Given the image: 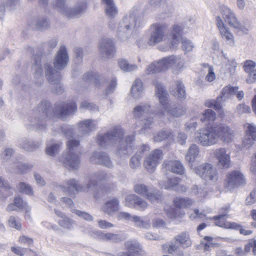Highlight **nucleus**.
<instances>
[{
	"instance_id": "obj_14",
	"label": "nucleus",
	"mask_w": 256,
	"mask_h": 256,
	"mask_svg": "<svg viewBox=\"0 0 256 256\" xmlns=\"http://www.w3.org/2000/svg\"><path fill=\"white\" fill-rule=\"evenodd\" d=\"M46 75L49 82L52 86L54 92L60 94L64 91V87L60 84V72L54 69L50 64H44Z\"/></svg>"
},
{
	"instance_id": "obj_50",
	"label": "nucleus",
	"mask_w": 256,
	"mask_h": 256,
	"mask_svg": "<svg viewBox=\"0 0 256 256\" xmlns=\"http://www.w3.org/2000/svg\"><path fill=\"white\" fill-rule=\"evenodd\" d=\"M61 145V142H52L51 144H47L46 150V154L54 156L59 152Z\"/></svg>"
},
{
	"instance_id": "obj_43",
	"label": "nucleus",
	"mask_w": 256,
	"mask_h": 256,
	"mask_svg": "<svg viewBox=\"0 0 256 256\" xmlns=\"http://www.w3.org/2000/svg\"><path fill=\"white\" fill-rule=\"evenodd\" d=\"M212 219L215 221V224L220 227L227 229L236 228L239 227L238 224L234 222H228L225 219V217L221 216L218 218H215L214 216Z\"/></svg>"
},
{
	"instance_id": "obj_37",
	"label": "nucleus",
	"mask_w": 256,
	"mask_h": 256,
	"mask_svg": "<svg viewBox=\"0 0 256 256\" xmlns=\"http://www.w3.org/2000/svg\"><path fill=\"white\" fill-rule=\"evenodd\" d=\"M176 242L183 248H186L190 247L192 244L190 234L188 232H182L180 234L176 236L174 238Z\"/></svg>"
},
{
	"instance_id": "obj_5",
	"label": "nucleus",
	"mask_w": 256,
	"mask_h": 256,
	"mask_svg": "<svg viewBox=\"0 0 256 256\" xmlns=\"http://www.w3.org/2000/svg\"><path fill=\"white\" fill-rule=\"evenodd\" d=\"M154 84L156 86V96L162 106V110H158L157 114L158 118L164 120L167 114L180 117L185 114L186 110L185 106H179L170 108L168 105V94L164 88L158 82H154Z\"/></svg>"
},
{
	"instance_id": "obj_40",
	"label": "nucleus",
	"mask_w": 256,
	"mask_h": 256,
	"mask_svg": "<svg viewBox=\"0 0 256 256\" xmlns=\"http://www.w3.org/2000/svg\"><path fill=\"white\" fill-rule=\"evenodd\" d=\"M150 149L148 145L144 144L140 148V151L137 152L133 156L130 161V166L132 168H136L140 165V161L142 158V153L144 151H148Z\"/></svg>"
},
{
	"instance_id": "obj_28",
	"label": "nucleus",
	"mask_w": 256,
	"mask_h": 256,
	"mask_svg": "<svg viewBox=\"0 0 256 256\" xmlns=\"http://www.w3.org/2000/svg\"><path fill=\"white\" fill-rule=\"evenodd\" d=\"M219 132V140H220L224 142H232L234 138V130L225 124L216 126Z\"/></svg>"
},
{
	"instance_id": "obj_35",
	"label": "nucleus",
	"mask_w": 256,
	"mask_h": 256,
	"mask_svg": "<svg viewBox=\"0 0 256 256\" xmlns=\"http://www.w3.org/2000/svg\"><path fill=\"white\" fill-rule=\"evenodd\" d=\"M78 126L79 132L82 135L88 134L96 128L97 122L95 120H85L79 122Z\"/></svg>"
},
{
	"instance_id": "obj_60",
	"label": "nucleus",
	"mask_w": 256,
	"mask_h": 256,
	"mask_svg": "<svg viewBox=\"0 0 256 256\" xmlns=\"http://www.w3.org/2000/svg\"><path fill=\"white\" fill-rule=\"evenodd\" d=\"M194 45L190 40L184 38L182 40V48L185 54L192 52Z\"/></svg>"
},
{
	"instance_id": "obj_63",
	"label": "nucleus",
	"mask_w": 256,
	"mask_h": 256,
	"mask_svg": "<svg viewBox=\"0 0 256 256\" xmlns=\"http://www.w3.org/2000/svg\"><path fill=\"white\" fill-rule=\"evenodd\" d=\"M245 135L256 137V126L254 124L246 123L244 126Z\"/></svg>"
},
{
	"instance_id": "obj_1",
	"label": "nucleus",
	"mask_w": 256,
	"mask_h": 256,
	"mask_svg": "<svg viewBox=\"0 0 256 256\" xmlns=\"http://www.w3.org/2000/svg\"><path fill=\"white\" fill-rule=\"evenodd\" d=\"M140 8L134 6L124 15L118 25L114 20L108 23V27L115 30L117 37L122 40L130 38L136 30L145 24L144 18L139 15Z\"/></svg>"
},
{
	"instance_id": "obj_15",
	"label": "nucleus",
	"mask_w": 256,
	"mask_h": 256,
	"mask_svg": "<svg viewBox=\"0 0 256 256\" xmlns=\"http://www.w3.org/2000/svg\"><path fill=\"white\" fill-rule=\"evenodd\" d=\"M134 190L136 194L146 196L152 202H158L162 198V194L158 190L150 188L144 184H138L135 185Z\"/></svg>"
},
{
	"instance_id": "obj_31",
	"label": "nucleus",
	"mask_w": 256,
	"mask_h": 256,
	"mask_svg": "<svg viewBox=\"0 0 256 256\" xmlns=\"http://www.w3.org/2000/svg\"><path fill=\"white\" fill-rule=\"evenodd\" d=\"M219 10L223 18L228 24L233 27L238 21L234 13L228 6L224 4L219 6Z\"/></svg>"
},
{
	"instance_id": "obj_16",
	"label": "nucleus",
	"mask_w": 256,
	"mask_h": 256,
	"mask_svg": "<svg viewBox=\"0 0 256 256\" xmlns=\"http://www.w3.org/2000/svg\"><path fill=\"white\" fill-rule=\"evenodd\" d=\"M216 23L219 30L220 36L231 47L235 46L236 42L234 34L230 29L224 23L220 16H217L216 18Z\"/></svg>"
},
{
	"instance_id": "obj_59",
	"label": "nucleus",
	"mask_w": 256,
	"mask_h": 256,
	"mask_svg": "<svg viewBox=\"0 0 256 256\" xmlns=\"http://www.w3.org/2000/svg\"><path fill=\"white\" fill-rule=\"evenodd\" d=\"M214 238L206 236L200 242V246L203 248L204 251L210 250V248L214 245Z\"/></svg>"
},
{
	"instance_id": "obj_41",
	"label": "nucleus",
	"mask_w": 256,
	"mask_h": 256,
	"mask_svg": "<svg viewBox=\"0 0 256 256\" xmlns=\"http://www.w3.org/2000/svg\"><path fill=\"white\" fill-rule=\"evenodd\" d=\"M194 202H195L194 200L188 198L176 197L173 200L174 206L180 208H190L194 204Z\"/></svg>"
},
{
	"instance_id": "obj_8",
	"label": "nucleus",
	"mask_w": 256,
	"mask_h": 256,
	"mask_svg": "<svg viewBox=\"0 0 256 256\" xmlns=\"http://www.w3.org/2000/svg\"><path fill=\"white\" fill-rule=\"evenodd\" d=\"M216 126L198 130L195 133L196 141L203 146H210L219 142V132Z\"/></svg>"
},
{
	"instance_id": "obj_39",
	"label": "nucleus",
	"mask_w": 256,
	"mask_h": 256,
	"mask_svg": "<svg viewBox=\"0 0 256 256\" xmlns=\"http://www.w3.org/2000/svg\"><path fill=\"white\" fill-rule=\"evenodd\" d=\"M144 91L143 84L141 80H136L132 84L130 90V96L134 99H139Z\"/></svg>"
},
{
	"instance_id": "obj_18",
	"label": "nucleus",
	"mask_w": 256,
	"mask_h": 256,
	"mask_svg": "<svg viewBox=\"0 0 256 256\" xmlns=\"http://www.w3.org/2000/svg\"><path fill=\"white\" fill-rule=\"evenodd\" d=\"M98 48L101 56L107 58H112L116 52L114 41L108 38H102L100 40Z\"/></svg>"
},
{
	"instance_id": "obj_17",
	"label": "nucleus",
	"mask_w": 256,
	"mask_h": 256,
	"mask_svg": "<svg viewBox=\"0 0 256 256\" xmlns=\"http://www.w3.org/2000/svg\"><path fill=\"white\" fill-rule=\"evenodd\" d=\"M162 158V150L159 149L154 150L146 158L144 162V166L149 172L152 173Z\"/></svg>"
},
{
	"instance_id": "obj_61",
	"label": "nucleus",
	"mask_w": 256,
	"mask_h": 256,
	"mask_svg": "<svg viewBox=\"0 0 256 256\" xmlns=\"http://www.w3.org/2000/svg\"><path fill=\"white\" fill-rule=\"evenodd\" d=\"M138 196L134 194L128 195L124 202V206L130 208H136V204Z\"/></svg>"
},
{
	"instance_id": "obj_3",
	"label": "nucleus",
	"mask_w": 256,
	"mask_h": 256,
	"mask_svg": "<svg viewBox=\"0 0 256 256\" xmlns=\"http://www.w3.org/2000/svg\"><path fill=\"white\" fill-rule=\"evenodd\" d=\"M124 131L120 126H117L106 134H98L97 136V142L102 146L106 147L112 144L118 142L117 154L122 157L128 156L133 150L132 142L134 135L130 134L124 138Z\"/></svg>"
},
{
	"instance_id": "obj_38",
	"label": "nucleus",
	"mask_w": 256,
	"mask_h": 256,
	"mask_svg": "<svg viewBox=\"0 0 256 256\" xmlns=\"http://www.w3.org/2000/svg\"><path fill=\"white\" fill-rule=\"evenodd\" d=\"M54 212L58 216L62 218L58 221V223L60 226L68 230H71L74 228L75 225L74 220L66 216L64 214L56 209H54Z\"/></svg>"
},
{
	"instance_id": "obj_19",
	"label": "nucleus",
	"mask_w": 256,
	"mask_h": 256,
	"mask_svg": "<svg viewBox=\"0 0 256 256\" xmlns=\"http://www.w3.org/2000/svg\"><path fill=\"white\" fill-rule=\"evenodd\" d=\"M181 179L178 177L166 178V180H161L158 182L159 186L168 190H175L180 192H186L187 188L184 185H180Z\"/></svg>"
},
{
	"instance_id": "obj_33",
	"label": "nucleus",
	"mask_w": 256,
	"mask_h": 256,
	"mask_svg": "<svg viewBox=\"0 0 256 256\" xmlns=\"http://www.w3.org/2000/svg\"><path fill=\"white\" fill-rule=\"evenodd\" d=\"M83 81L86 85L94 83L96 86L99 87L104 82L105 80L97 73L88 72L83 76Z\"/></svg>"
},
{
	"instance_id": "obj_62",
	"label": "nucleus",
	"mask_w": 256,
	"mask_h": 256,
	"mask_svg": "<svg viewBox=\"0 0 256 256\" xmlns=\"http://www.w3.org/2000/svg\"><path fill=\"white\" fill-rule=\"evenodd\" d=\"M220 100H218V96L216 100H208L204 102L206 106L209 108H213L215 110H219L222 108Z\"/></svg>"
},
{
	"instance_id": "obj_34",
	"label": "nucleus",
	"mask_w": 256,
	"mask_h": 256,
	"mask_svg": "<svg viewBox=\"0 0 256 256\" xmlns=\"http://www.w3.org/2000/svg\"><path fill=\"white\" fill-rule=\"evenodd\" d=\"M256 64L251 60H246L244 65V71L248 74L246 80L248 84H252L256 82Z\"/></svg>"
},
{
	"instance_id": "obj_24",
	"label": "nucleus",
	"mask_w": 256,
	"mask_h": 256,
	"mask_svg": "<svg viewBox=\"0 0 256 256\" xmlns=\"http://www.w3.org/2000/svg\"><path fill=\"white\" fill-rule=\"evenodd\" d=\"M213 154L220 166L224 168L230 166L231 163L230 153L225 148H216L214 150Z\"/></svg>"
},
{
	"instance_id": "obj_26",
	"label": "nucleus",
	"mask_w": 256,
	"mask_h": 256,
	"mask_svg": "<svg viewBox=\"0 0 256 256\" xmlns=\"http://www.w3.org/2000/svg\"><path fill=\"white\" fill-rule=\"evenodd\" d=\"M165 58L152 62L148 64L145 70L146 74H154L166 70Z\"/></svg>"
},
{
	"instance_id": "obj_52",
	"label": "nucleus",
	"mask_w": 256,
	"mask_h": 256,
	"mask_svg": "<svg viewBox=\"0 0 256 256\" xmlns=\"http://www.w3.org/2000/svg\"><path fill=\"white\" fill-rule=\"evenodd\" d=\"M212 212L211 208L204 210L202 212H200L197 208L193 210L192 212L189 214V218L190 220H193L196 218H204L206 214L210 213Z\"/></svg>"
},
{
	"instance_id": "obj_25",
	"label": "nucleus",
	"mask_w": 256,
	"mask_h": 256,
	"mask_svg": "<svg viewBox=\"0 0 256 256\" xmlns=\"http://www.w3.org/2000/svg\"><path fill=\"white\" fill-rule=\"evenodd\" d=\"M120 209V202L116 198H112L106 200L101 206L100 210L104 214L112 216Z\"/></svg>"
},
{
	"instance_id": "obj_57",
	"label": "nucleus",
	"mask_w": 256,
	"mask_h": 256,
	"mask_svg": "<svg viewBox=\"0 0 256 256\" xmlns=\"http://www.w3.org/2000/svg\"><path fill=\"white\" fill-rule=\"evenodd\" d=\"M251 112L250 107L244 103L238 104L235 108L234 112L238 115L248 114Z\"/></svg>"
},
{
	"instance_id": "obj_13",
	"label": "nucleus",
	"mask_w": 256,
	"mask_h": 256,
	"mask_svg": "<svg viewBox=\"0 0 256 256\" xmlns=\"http://www.w3.org/2000/svg\"><path fill=\"white\" fill-rule=\"evenodd\" d=\"M246 184L244 174L238 170H234L228 172L224 180V188L230 191L243 186Z\"/></svg>"
},
{
	"instance_id": "obj_42",
	"label": "nucleus",
	"mask_w": 256,
	"mask_h": 256,
	"mask_svg": "<svg viewBox=\"0 0 256 256\" xmlns=\"http://www.w3.org/2000/svg\"><path fill=\"white\" fill-rule=\"evenodd\" d=\"M32 26L38 30H44L50 27L48 21L44 17H34L32 21Z\"/></svg>"
},
{
	"instance_id": "obj_27",
	"label": "nucleus",
	"mask_w": 256,
	"mask_h": 256,
	"mask_svg": "<svg viewBox=\"0 0 256 256\" xmlns=\"http://www.w3.org/2000/svg\"><path fill=\"white\" fill-rule=\"evenodd\" d=\"M91 162L104 165L108 168L112 166V162L108 155L103 152H95L90 158Z\"/></svg>"
},
{
	"instance_id": "obj_30",
	"label": "nucleus",
	"mask_w": 256,
	"mask_h": 256,
	"mask_svg": "<svg viewBox=\"0 0 256 256\" xmlns=\"http://www.w3.org/2000/svg\"><path fill=\"white\" fill-rule=\"evenodd\" d=\"M200 148L196 144H192L188 148L186 156V160L188 162L190 170L193 171L196 166L194 165V162L200 154Z\"/></svg>"
},
{
	"instance_id": "obj_64",
	"label": "nucleus",
	"mask_w": 256,
	"mask_h": 256,
	"mask_svg": "<svg viewBox=\"0 0 256 256\" xmlns=\"http://www.w3.org/2000/svg\"><path fill=\"white\" fill-rule=\"evenodd\" d=\"M20 5V0H6L5 2L6 9L10 11H14L18 8Z\"/></svg>"
},
{
	"instance_id": "obj_20",
	"label": "nucleus",
	"mask_w": 256,
	"mask_h": 256,
	"mask_svg": "<svg viewBox=\"0 0 256 256\" xmlns=\"http://www.w3.org/2000/svg\"><path fill=\"white\" fill-rule=\"evenodd\" d=\"M167 70L174 66V72L178 74L186 68L185 59L180 56H170L164 57Z\"/></svg>"
},
{
	"instance_id": "obj_11",
	"label": "nucleus",
	"mask_w": 256,
	"mask_h": 256,
	"mask_svg": "<svg viewBox=\"0 0 256 256\" xmlns=\"http://www.w3.org/2000/svg\"><path fill=\"white\" fill-rule=\"evenodd\" d=\"M192 172L204 180L212 183H215L218 178L217 169L212 164L208 162L197 166Z\"/></svg>"
},
{
	"instance_id": "obj_12",
	"label": "nucleus",
	"mask_w": 256,
	"mask_h": 256,
	"mask_svg": "<svg viewBox=\"0 0 256 256\" xmlns=\"http://www.w3.org/2000/svg\"><path fill=\"white\" fill-rule=\"evenodd\" d=\"M182 30L183 28L181 26L173 25L170 30V38L168 39L166 44H160L158 50L162 52H168L176 48L180 44Z\"/></svg>"
},
{
	"instance_id": "obj_53",
	"label": "nucleus",
	"mask_w": 256,
	"mask_h": 256,
	"mask_svg": "<svg viewBox=\"0 0 256 256\" xmlns=\"http://www.w3.org/2000/svg\"><path fill=\"white\" fill-rule=\"evenodd\" d=\"M180 246L176 241L170 242L168 244H164L162 246L163 252L168 253L169 254H173L178 251Z\"/></svg>"
},
{
	"instance_id": "obj_23",
	"label": "nucleus",
	"mask_w": 256,
	"mask_h": 256,
	"mask_svg": "<svg viewBox=\"0 0 256 256\" xmlns=\"http://www.w3.org/2000/svg\"><path fill=\"white\" fill-rule=\"evenodd\" d=\"M90 234L94 238L102 241L118 242L124 239V236L120 234L112 232L104 233L100 230H94L90 232Z\"/></svg>"
},
{
	"instance_id": "obj_44",
	"label": "nucleus",
	"mask_w": 256,
	"mask_h": 256,
	"mask_svg": "<svg viewBox=\"0 0 256 256\" xmlns=\"http://www.w3.org/2000/svg\"><path fill=\"white\" fill-rule=\"evenodd\" d=\"M32 70L34 72V78L38 80L36 82L40 84L43 80V70L41 66L40 60L39 57L36 58Z\"/></svg>"
},
{
	"instance_id": "obj_36",
	"label": "nucleus",
	"mask_w": 256,
	"mask_h": 256,
	"mask_svg": "<svg viewBox=\"0 0 256 256\" xmlns=\"http://www.w3.org/2000/svg\"><path fill=\"white\" fill-rule=\"evenodd\" d=\"M238 89L237 86L228 85L224 86L221 90L220 95L218 96V100H220L222 102L227 101L235 95Z\"/></svg>"
},
{
	"instance_id": "obj_4",
	"label": "nucleus",
	"mask_w": 256,
	"mask_h": 256,
	"mask_svg": "<svg viewBox=\"0 0 256 256\" xmlns=\"http://www.w3.org/2000/svg\"><path fill=\"white\" fill-rule=\"evenodd\" d=\"M61 130L67 138H71L66 142L67 150L59 158L58 160L66 168L70 170L77 169L80 165V157L74 154V151L79 145V141L73 139L76 136L72 126L62 128Z\"/></svg>"
},
{
	"instance_id": "obj_9",
	"label": "nucleus",
	"mask_w": 256,
	"mask_h": 256,
	"mask_svg": "<svg viewBox=\"0 0 256 256\" xmlns=\"http://www.w3.org/2000/svg\"><path fill=\"white\" fill-rule=\"evenodd\" d=\"M168 26L164 23L156 22L150 25L148 30L150 32L148 44L151 46H154L158 44H166L167 36L165 32Z\"/></svg>"
},
{
	"instance_id": "obj_7",
	"label": "nucleus",
	"mask_w": 256,
	"mask_h": 256,
	"mask_svg": "<svg viewBox=\"0 0 256 256\" xmlns=\"http://www.w3.org/2000/svg\"><path fill=\"white\" fill-rule=\"evenodd\" d=\"M158 112H153L150 109V105L148 103H142L136 106L134 109V117L140 120V128L137 131L140 134H146L148 130L150 129L153 126L154 118L148 117V114H154L156 117L158 118Z\"/></svg>"
},
{
	"instance_id": "obj_10",
	"label": "nucleus",
	"mask_w": 256,
	"mask_h": 256,
	"mask_svg": "<svg viewBox=\"0 0 256 256\" xmlns=\"http://www.w3.org/2000/svg\"><path fill=\"white\" fill-rule=\"evenodd\" d=\"M54 5L62 14L70 18L80 14L86 8V2L84 1L78 3L74 8L68 7L65 3L64 0H55Z\"/></svg>"
},
{
	"instance_id": "obj_56",
	"label": "nucleus",
	"mask_w": 256,
	"mask_h": 256,
	"mask_svg": "<svg viewBox=\"0 0 256 256\" xmlns=\"http://www.w3.org/2000/svg\"><path fill=\"white\" fill-rule=\"evenodd\" d=\"M20 146L27 151H33L38 148V144H34V142L24 138L22 140L20 144Z\"/></svg>"
},
{
	"instance_id": "obj_45",
	"label": "nucleus",
	"mask_w": 256,
	"mask_h": 256,
	"mask_svg": "<svg viewBox=\"0 0 256 256\" xmlns=\"http://www.w3.org/2000/svg\"><path fill=\"white\" fill-rule=\"evenodd\" d=\"M103 4H106V14L107 16L114 18L118 13V8L113 0H102Z\"/></svg>"
},
{
	"instance_id": "obj_58",
	"label": "nucleus",
	"mask_w": 256,
	"mask_h": 256,
	"mask_svg": "<svg viewBox=\"0 0 256 256\" xmlns=\"http://www.w3.org/2000/svg\"><path fill=\"white\" fill-rule=\"evenodd\" d=\"M17 188L20 192L28 195L33 194V190L32 186L24 182H20L17 186Z\"/></svg>"
},
{
	"instance_id": "obj_2",
	"label": "nucleus",
	"mask_w": 256,
	"mask_h": 256,
	"mask_svg": "<svg viewBox=\"0 0 256 256\" xmlns=\"http://www.w3.org/2000/svg\"><path fill=\"white\" fill-rule=\"evenodd\" d=\"M112 178V176L110 174L98 172H96L90 179L86 186H78L76 180L70 179L66 181L63 185L60 186V188L64 193L72 197H74L79 191L84 192L92 191L94 196L96 199H98L104 196L107 192L101 188L98 187L96 180L98 182H107L110 180Z\"/></svg>"
},
{
	"instance_id": "obj_6",
	"label": "nucleus",
	"mask_w": 256,
	"mask_h": 256,
	"mask_svg": "<svg viewBox=\"0 0 256 256\" xmlns=\"http://www.w3.org/2000/svg\"><path fill=\"white\" fill-rule=\"evenodd\" d=\"M52 112L50 104L42 102L32 111L28 118L29 124H28L38 130H44L46 127V120L48 118H51Z\"/></svg>"
},
{
	"instance_id": "obj_48",
	"label": "nucleus",
	"mask_w": 256,
	"mask_h": 256,
	"mask_svg": "<svg viewBox=\"0 0 256 256\" xmlns=\"http://www.w3.org/2000/svg\"><path fill=\"white\" fill-rule=\"evenodd\" d=\"M216 119V114L212 110H206L200 116V120L202 122L210 123Z\"/></svg>"
},
{
	"instance_id": "obj_51",
	"label": "nucleus",
	"mask_w": 256,
	"mask_h": 256,
	"mask_svg": "<svg viewBox=\"0 0 256 256\" xmlns=\"http://www.w3.org/2000/svg\"><path fill=\"white\" fill-rule=\"evenodd\" d=\"M203 66L205 69V72H207L205 77L206 80L208 82H214L216 78V74L213 66L208 64H204Z\"/></svg>"
},
{
	"instance_id": "obj_47",
	"label": "nucleus",
	"mask_w": 256,
	"mask_h": 256,
	"mask_svg": "<svg viewBox=\"0 0 256 256\" xmlns=\"http://www.w3.org/2000/svg\"><path fill=\"white\" fill-rule=\"evenodd\" d=\"M118 65L120 70L125 72L134 71L138 68L136 64H130L124 58L118 60Z\"/></svg>"
},
{
	"instance_id": "obj_55",
	"label": "nucleus",
	"mask_w": 256,
	"mask_h": 256,
	"mask_svg": "<svg viewBox=\"0 0 256 256\" xmlns=\"http://www.w3.org/2000/svg\"><path fill=\"white\" fill-rule=\"evenodd\" d=\"M172 137V134L171 132L162 130L155 134L153 139L154 142H159Z\"/></svg>"
},
{
	"instance_id": "obj_49",
	"label": "nucleus",
	"mask_w": 256,
	"mask_h": 256,
	"mask_svg": "<svg viewBox=\"0 0 256 256\" xmlns=\"http://www.w3.org/2000/svg\"><path fill=\"white\" fill-rule=\"evenodd\" d=\"M172 94L180 100H184L186 98V93L184 84L178 81L176 88L175 90L172 92Z\"/></svg>"
},
{
	"instance_id": "obj_29",
	"label": "nucleus",
	"mask_w": 256,
	"mask_h": 256,
	"mask_svg": "<svg viewBox=\"0 0 256 256\" xmlns=\"http://www.w3.org/2000/svg\"><path fill=\"white\" fill-rule=\"evenodd\" d=\"M162 166L164 170L178 174L182 175L184 173V168L179 160H165L162 164Z\"/></svg>"
},
{
	"instance_id": "obj_32",
	"label": "nucleus",
	"mask_w": 256,
	"mask_h": 256,
	"mask_svg": "<svg viewBox=\"0 0 256 256\" xmlns=\"http://www.w3.org/2000/svg\"><path fill=\"white\" fill-rule=\"evenodd\" d=\"M148 4L152 10L158 9L164 13L166 16L164 18L168 16L171 12V8L168 4L166 0H148Z\"/></svg>"
},
{
	"instance_id": "obj_46",
	"label": "nucleus",
	"mask_w": 256,
	"mask_h": 256,
	"mask_svg": "<svg viewBox=\"0 0 256 256\" xmlns=\"http://www.w3.org/2000/svg\"><path fill=\"white\" fill-rule=\"evenodd\" d=\"M134 226L138 228H149L150 226V220L146 218L133 216L131 220Z\"/></svg>"
},
{
	"instance_id": "obj_54",
	"label": "nucleus",
	"mask_w": 256,
	"mask_h": 256,
	"mask_svg": "<svg viewBox=\"0 0 256 256\" xmlns=\"http://www.w3.org/2000/svg\"><path fill=\"white\" fill-rule=\"evenodd\" d=\"M124 246L130 254L137 252L140 248V244L136 240H130L125 242Z\"/></svg>"
},
{
	"instance_id": "obj_21",
	"label": "nucleus",
	"mask_w": 256,
	"mask_h": 256,
	"mask_svg": "<svg viewBox=\"0 0 256 256\" xmlns=\"http://www.w3.org/2000/svg\"><path fill=\"white\" fill-rule=\"evenodd\" d=\"M76 110L77 106L74 102L58 104L56 108L54 114L62 120H65L67 116L73 114Z\"/></svg>"
},
{
	"instance_id": "obj_22",
	"label": "nucleus",
	"mask_w": 256,
	"mask_h": 256,
	"mask_svg": "<svg viewBox=\"0 0 256 256\" xmlns=\"http://www.w3.org/2000/svg\"><path fill=\"white\" fill-rule=\"evenodd\" d=\"M69 60L68 55L64 46H61L56 54L54 62V68L57 70H62L68 64Z\"/></svg>"
}]
</instances>
